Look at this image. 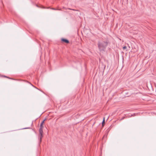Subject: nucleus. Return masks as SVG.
I'll list each match as a JSON object with an SVG mask.
<instances>
[{"label": "nucleus", "instance_id": "obj_10", "mask_svg": "<svg viewBox=\"0 0 156 156\" xmlns=\"http://www.w3.org/2000/svg\"><path fill=\"white\" fill-rule=\"evenodd\" d=\"M52 9L53 10H56V9L54 8H52Z\"/></svg>", "mask_w": 156, "mask_h": 156}, {"label": "nucleus", "instance_id": "obj_2", "mask_svg": "<svg viewBox=\"0 0 156 156\" xmlns=\"http://www.w3.org/2000/svg\"><path fill=\"white\" fill-rule=\"evenodd\" d=\"M39 138L40 140V142H41V139L43 136V129H39Z\"/></svg>", "mask_w": 156, "mask_h": 156}, {"label": "nucleus", "instance_id": "obj_3", "mask_svg": "<svg viewBox=\"0 0 156 156\" xmlns=\"http://www.w3.org/2000/svg\"><path fill=\"white\" fill-rule=\"evenodd\" d=\"M62 41L65 42L66 43H69V41L66 39L62 38L61 39Z\"/></svg>", "mask_w": 156, "mask_h": 156}, {"label": "nucleus", "instance_id": "obj_7", "mask_svg": "<svg viewBox=\"0 0 156 156\" xmlns=\"http://www.w3.org/2000/svg\"><path fill=\"white\" fill-rule=\"evenodd\" d=\"M126 46H124L123 47V49H126Z\"/></svg>", "mask_w": 156, "mask_h": 156}, {"label": "nucleus", "instance_id": "obj_9", "mask_svg": "<svg viewBox=\"0 0 156 156\" xmlns=\"http://www.w3.org/2000/svg\"><path fill=\"white\" fill-rule=\"evenodd\" d=\"M124 118V117H123V118H122V119H120V120H122V119H123Z\"/></svg>", "mask_w": 156, "mask_h": 156}, {"label": "nucleus", "instance_id": "obj_1", "mask_svg": "<svg viewBox=\"0 0 156 156\" xmlns=\"http://www.w3.org/2000/svg\"><path fill=\"white\" fill-rule=\"evenodd\" d=\"M108 44V43L107 41H99L98 43V47L99 50L100 51H104L107 46Z\"/></svg>", "mask_w": 156, "mask_h": 156}, {"label": "nucleus", "instance_id": "obj_4", "mask_svg": "<svg viewBox=\"0 0 156 156\" xmlns=\"http://www.w3.org/2000/svg\"><path fill=\"white\" fill-rule=\"evenodd\" d=\"M62 8L63 9H69V10H72L73 11H79V10H77L74 9H71L69 8H66L64 7H63Z\"/></svg>", "mask_w": 156, "mask_h": 156}, {"label": "nucleus", "instance_id": "obj_8", "mask_svg": "<svg viewBox=\"0 0 156 156\" xmlns=\"http://www.w3.org/2000/svg\"><path fill=\"white\" fill-rule=\"evenodd\" d=\"M3 77H6V78H8V79H11V78H10L9 77H7V76H4Z\"/></svg>", "mask_w": 156, "mask_h": 156}, {"label": "nucleus", "instance_id": "obj_5", "mask_svg": "<svg viewBox=\"0 0 156 156\" xmlns=\"http://www.w3.org/2000/svg\"><path fill=\"white\" fill-rule=\"evenodd\" d=\"M45 119H44L42 122L41 123V124L40 125V129H43V124L44 123V122L45 121Z\"/></svg>", "mask_w": 156, "mask_h": 156}, {"label": "nucleus", "instance_id": "obj_11", "mask_svg": "<svg viewBox=\"0 0 156 156\" xmlns=\"http://www.w3.org/2000/svg\"><path fill=\"white\" fill-rule=\"evenodd\" d=\"M58 10H61V9H58Z\"/></svg>", "mask_w": 156, "mask_h": 156}, {"label": "nucleus", "instance_id": "obj_6", "mask_svg": "<svg viewBox=\"0 0 156 156\" xmlns=\"http://www.w3.org/2000/svg\"><path fill=\"white\" fill-rule=\"evenodd\" d=\"M105 123V118H104L102 122V126H103L104 125V124Z\"/></svg>", "mask_w": 156, "mask_h": 156}]
</instances>
